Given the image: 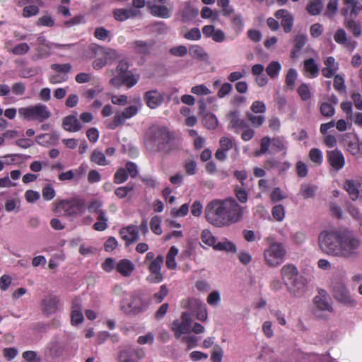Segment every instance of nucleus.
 I'll return each instance as SVG.
<instances>
[{"label":"nucleus","mask_w":362,"mask_h":362,"mask_svg":"<svg viewBox=\"0 0 362 362\" xmlns=\"http://www.w3.org/2000/svg\"><path fill=\"white\" fill-rule=\"evenodd\" d=\"M163 263V256L161 255H158L156 258L154 260H153L148 266V269L150 272H160Z\"/></svg>","instance_id":"8fccbe9b"},{"label":"nucleus","mask_w":362,"mask_h":362,"mask_svg":"<svg viewBox=\"0 0 362 362\" xmlns=\"http://www.w3.org/2000/svg\"><path fill=\"white\" fill-rule=\"evenodd\" d=\"M97 215V222H95L93 225V228L95 230L103 231L105 230L107 228V221L108 218L106 216L105 212H100Z\"/></svg>","instance_id":"473e14b6"},{"label":"nucleus","mask_w":362,"mask_h":362,"mask_svg":"<svg viewBox=\"0 0 362 362\" xmlns=\"http://www.w3.org/2000/svg\"><path fill=\"white\" fill-rule=\"evenodd\" d=\"M128 179V173L124 168H119L114 175V182L116 184L124 182Z\"/></svg>","instance_id":"3c124183"},{"label":"nucleus","mask_w":362,"mask_h":362,"mask_svg":"<svg viewBox=\"0 0 362 362\" xmlns=\"http://www.w3.org/2000/svg\"><path fill=\"white\" fill-rule=\"evenodd\" d=\"M334 298L346 306L354 307L356 305V300L352 298L346 286L341 282H337L332 285Z\"/></svg>","instance_id":"1a4fd4ad"},{"label":"nucleus","mask_w":362,"mask_h":362,"mask_svg":"<svg viewBox=\"0 0 362 362\" xmlns=\"http://www.w3.org/2000/svg\"><path fill=\"white\" fill-rule=\"evenodd\" d=\"M29 50V45L25 42H23L15 46L11 49V52L15 55H23L28 53Z\"/></svg>","instance_id":"e2e57ef3"},{"label":"nucleus","mask_w":362,"mask_h":362,"mask_svg":"<svg viewBox=\"0 0 362 362\" xmlns=\"http://www.w3.org/2000/svg\"><path fill=\"white\" fill-rule=\"evenodd\" d=\"M144 356L142 350H135L129 347L119 349L117 356L118 362H139Z\"/></svg>","instance_id":"9d476101"},{"label":"nucleus","mask_w":362,"mask_h":362,"mask_svg":"<svg viewBox=\"0 0 362 362\" xmlns=\"http://www.w3.org/2000/svg\"><path fill=\"white\" fill-rule=\"evenodd\" d=\"M240 114L238 110L230 112L227 117L229 120L228 127L230 129H245L248 127L247 123L240 118Z\"/></svg>","instance_id":"6ab92c4d"},{"label":"nucleus","mask_w":362,"mask_h":362,"mask_svg":"<svg viewBox=\"0 0 362 362\" xmlns=\"http://www.w3.org/2000/svg\"><path fill=\"white\" fill-rule=\"evenodd\" d=\"M139 13V11L130 8H116L113 11V16L117 21H124L130 18L136 17Z\"/></svg>","instance_id":"a878e982"},{"label":"nucleus","mask_w":362,"mask_h":362,"mask_svg":"<svg viewBox=\"0 0 362 362\" xmlns=\"http://www.w3.org/2000/svg\"><path fill=\"white\" fill-rule=\"evenodd\" d=\"M297 78V72L294 69H290L286 76V83L291 88L293 89L295 86V81Z\"/></svg>","instance_id":"13d9d810"},{"label":"nucleus","mask_w":362,"mask_h":362,"mask_svg":"<svg viewBox=\"0 0 362 362\" xmlns=\"http://www.w3.org/2000/svg\"><path fill=\"white\" fill-rule=\"evenodd\" d=\"M117 272L124 277H129L134 269V264L127 259H121L115 267Z\"/></svg>","instance_id":"5701e85b"},{"label":"nucleus","mask_w":362,"mask_h":362,"mask_svg":"<svg viewBox=\"0 0 362 362\" xmlns=\"http://www.w3.org/2000/svg\"><path fill=\"white\" fill-rule=\"evenodd\" d=\"M59 299L57 296L49 295L45 296L41 303V308L43 314L50 315L55 313L58 310Z\"/></svg>","instance_id":"9b49d317"},{"label":"nucleus","mask_w":362,"mask_h":362,"mask_svg":"<svg viewBox=\"0 0 362 362\" xmlns=\"http://www.w3.org/2000/svg\"><path fill=\"white\" fill-rule=\"evenodd\" d=\"M84 206V201L78 198L61 200L56 203L55 212L63 213L66 216H76Z\"/></svg>","instance_id":"39448f33"},{"label":"nucleus","mask_w":362,"mask_h":362,"mask_svg":"<svg viewBox=\"0 0 362 362\" xmlns=\"http://www.w3.org/2000/svg\"><path fill=\"white\" fill-rule=\"evenodd\" d=\"M309 157L310 160L317 165H320L322 162V155L320 149L314 148L310 151Z\"/></svg>","instance_id":"052dcab7"},{"label":"nucleus","mask_w":362,"mask_h":362,"mask_svg":"<svg viewBox=\"0 0 362 362\" xmlns=\"http://www.w3.org/2000/svg\"><path fill=\"white\" fill-rule=\"evenodd\" d=\"M144 99L148 107L155 109L162 104L164 98L163 94L157 90H151L145 93Z\"/></svg>","instance_id":"4468645a"},{"label":"nucleus","mask_w":362,"mask_h":362,"mask_svg":"<svg viewBox=\"0 0 362 362\" xmlns=\"http://www.w3.org/2000/svg\"><path fill=\"white\" fill-rule=\"evenodd\" d=\"M344 187L349 193L352 200L355 201L358 199L359 195V189L357 184L354 181L349 180H346Z\"/></svg>","instance_id":"7c9ffc66"},{"label":"nucleus","mask_w":362,"mask_h":362,"mask_svg":"<svg viewBox=\"0 0 362 362\" xmlns=\"http://www.w3.org/2000/svg\"><path fill=\"white\" fill-rule=\"evenodd\" d=\"M214 249L216 250L226 251L231 252H235L237 250L236 246L233 243L227 240L216 243L214 245Z\"/></svg>","instance_id":"e433bc0d"},{"label":"nucleus","mask_w":362,"mask_h":362,"mask_svg":"<svg viewBox=\"0 0 362 362\" xmlns=\"http://www.w3.org/2000/svg\"><path fill=\"white\" fill-rule=\"evenodd\" d=\"M285 254L286 250L282 244L273 243L265 250L264 259L269 267H277L281 263Z\"/></svg>","instance_id":"0eeeda50"},{"label":"nucleus","mask_w":362,"mask_h":362,"mask_svg":"<svg viewBox=\"0 0 362 362\" xmlns=\"http://www.w3.org/2000/svg\"><path fill=\"white\" fill-rule=\"evenodd\" d=\"M272 216L278 221H281L285 216L284 208L281 204L276 205L272 208Z\"/></svg>","instance_id":"5fc2aeb1"},{"label":"nucleus","mask_w":362,"mask_h":362,"mask_svg":"<svg viewBox=\"0 0 362 362\" xmlns=\"http://www.w3.org/2000/svg\"><path fill=\"white\" fill-rule=\"evenodd\" d=\"M192 320L187 312H183L180 320H174L171 324V329L174 332L175 338L178 339L183 334H189L192 331Z\"/></svg>","instance_id":"6e6552de"},{"label":"nucleus","mask_w":362,"mask_h":362,"mask_svg":"<svg viewBox=\"0 0 362 362\" xmlns=\"http://www.w3.org/2000/svg\"><path fill=\"white\" fill-rule=\"evenodd\" d=\"M223 214L227 219L228 226L240 221L243 215V208L241 207L234 198H227L220 200Z\"/></svg>","instance_id":"20e7f679"},{"label":"nucleus","mask_w":362,"mask_h":362,"mask_svg":"<svg viewBox=\"0 0 362 362\" xmlns=\"http://www.w3.org/2000/svg\"><path fill=\"white\" fill-rule=\"evenodd\" d=\"M178 253V250L175 246H172L167 255H166V266L170 269H174L177 267V264L175 262V256Z\"/></svg>","instance_id":"72a5a7b5"},{"label":"nucleus","mask_w":362,"mask_h":362,"mask_svg":"<svg viewBox=\"0 0 362 362\" xmlns=\"http://www.w3.org/2000/svg\"><path fill=\"white\" fill-rule=\"evenodd\" d=\"M182 305L193 314L204 307L202 302L199 299L194 298L183 300L182 302Z\"/></svg>","instance_id":"c85d7f7f"},{"label":"nucleus","mask_w":362,"mask_h":362,"mask_svg":"<svg viewBox=\"0 0 362 362\" xmlns=\"http://www.w3.org/2000/svg\"><path fill=\"white\" fill-rule=\"evenodd\" d=\"M271 139L268 136H264L261 139V148L260 150L255 152V155L256 156H259L262 154H264L268 151L269 147L271 144Z\"/></svg>","instance_id":"0e129e2a"},{"label":"nucleus","mask_w":362,"mask_h":362,"mask_svg":"<svg viewBox=\"0 0 362 362\" xmlns=\"http://www.w3.org/2000/svg\"><path fill=\"white\" fill-rule=\"evenodd\" d=\"M202 124L209 129H214L218 126V119L214 114L208 113L203 117Z\"/></svg>","instance_id":"f704fd0d"},{"label":"nucleus","mask_w":362,"mask_h":362,"mask_svg":"<svg viewBox=\"0 0 362 362\" xmlns=\"http://www.w3.org/2000/svg\"><path fill=\"white\" fill-rule=\"evenodd\" d=\"M246 117L248 119V120L251 122L252 124L256 127L261 126L265 120L264 116L255 115L250 112H246Z\"/></svg>","instance_id":"de8ad7c7"},{"label":"nucleus","mask_w":362,"mask_h":362,"mask_svg":"<svg viewBox=\"0 0 362 362\" xmlns=\"http://www.w3.org/2000/svg\"><path fill=\"white\" fill-rule=\"evenodd\" d=\"M334 39L337 43L344 45L349 49L352 50L356 47V42L348 38L347 34L343 28H338L336 30Z\"/></svg>","instance_id":"f3484780"},{"label":"nucleus","mask_w":362,"mask_h":362,"mask_svg":"<svg viewBox=\"0 0 362 362\" xmlns=\"http://www.w3.org/2000/svg\"><path fill=\"white\" fill-rule=\"evenodd\" d=\"M127 118L122 114V112H117L114 117L113 121L110 122L107 127L110 129H115L117 127L122 126L124 124Z\"/></svg>","instance_id":"49530a36"},{"label":"nucleus","mask_w":362,"mask_h":362,"mask_svg":"<svg viewBox=\"0 0 362 362\" xmlns=\"http://www.w3.org/2000/svg\"><path fill=\"white\" fill-rule=\"evenodd\" d=\"M161 219L158 216H153L150 223L151 229L152 231L156 235H160L162 233V230L160 228Z\"/></svg>","instance_id":"bf43d9fd"},{"label":"nucleus","mask_w":362,"mask_h":362,"mask_svg":"<svg viewBox=\"0 0 362 362\" xmlns=\"http://www.w3.org/2000/svg\"><path fill=\"white\" fill-rule=\"evenodd\" d=\"M355 19V18L349 17L344 20V25L354 37H359L362 34L361 23Z\"/></svg>","instance_id":"393cba45"},{"label":"nucleus","mask_w":362,"mask_h":362,"mask_svg":"<svg viewBox=\"0 0 362 362\" xmlns=\"http://www.w3.org/2000/svg\"><path fill=\"white\" fill-rule=\"evenodd\" d=\"M298 93L299 94L300 98L305 101L311 98V93L308 88V86L306 84H301L298 88Z\"/></svg>","instance_id":"338daca9"},{"label":"nucleus","mask_w":362,"mask_h":362,"mask_svg":"<svg viewBox=\"0 0 362 362\" xmlns=\"http://www.w3.org/2000/svg\"><path fill=\"white\" fill-rule=\"evenodd\" d=\"M307 36L305 34H298L294 39V47L300 51L306 44Z\"/></svg>","instance_id":"69168bd1"},{"label":"nucleus","mask_w":362,"mask_h":362,"mask_svg":"<svg viewBox=\"0 0 362 362\" xmlns=\"http://www.w3.org/2000/svg\"><path fill=\"white\" fill-rule=\"evenodd\" d=\"M103 206V202L101 201L94 199L90 202L88 206V210L90 213L98 214L100 212L104 211L101 207Z\"/></svg>","instance_id":"864d4df0"},{"label":"nucleus","mask_w":362,"mask_h":362,"mask_svg":"<svg viewBox=\"0 0 362 362\" xmlns=\"http://www.w3.org/2000/svg\"><path fill=\"white\" fill-rule=\"evenodd\" d=\"M320 113L327 117H332L334 115L335 109L333 105L325 102L322 103L320 105Z\"/></svg>","instance_id":"a18cd8bd"},{"label":"nucleus","mask_w":362,"mask_h":362,"mask_svg":"<svg viewBox=\"0 0 362 362\" xmlns=\"http://www.w3.org/2000/svg\"><path fill=\"white\" fill-rule=\"evenodd\" d=\"M314 303L317 309L320 310L332 311V308L329 304L327 297L325 296H317L314 298Z\"/></svg>","instance_id":"2f4dec72"},{"label":"nucleus","mask_w":362,"mask_h":362,"mask_svg":"<svg viewBox=\"0 0 362 362\" xmlns=\"http://www.w3.org/2000/svg\"><path fill=\"white\" fill-rule=\"evenodd\" d=\"M318 241L321 250L328 255L349 260L361 257L362 240L349 229L324 230L319 235Z\"/></svg>","instance_id":"f257e3e1"},{"label":"nucleus","mask_w":362,"mask_h":362,"mask_svg":"<svg viewBox=\"0 0 362 362\" xmlns=\"http://www.w3.org/2000/svg\"><path fill=\"white\" fill-rule=\"evenodd\" d=\"M121 79L124 85L128 88H132L138 82L139 76H136L129 72L124 75V76H122Z\"/></svg>","instance_id":"4d7b16f0"},{"label":"nucleus","mask_w":362,"mask_h":362,"mask_svg":"<svg viewBox=\"0 0 362 362\" xmlns=\"http://www.w3.org/2000/svg\"><path fill=\"white\" fill-rule=\"evenodd\" d=\"M148 303L143 300L139 296H134L128 306L130 312L133 314H138L144 311L148 307Z\"/></svg>","instance_id":"4be33fe9"},{"label":"nucleus","mask_w":362,"mask_h":362,"mask_svg":"<svg viewBox=\"0 0 362 362\" xmlns=\"http://www.w3.org/2000/svg\"><path fill=\"white\" fill-rule=\"evenodd\" d=\"M322 7L323 4L321 0H313L308 4L307 10L310 14L316 16L321 12Z\"/></svg>","instance_id":"a19ab883"},{"label":"nucleus","mask_w":362,"mask_h":362,"mask_svg":"<svg viewBox=\"0 0 362 362\" xmlns=\"http://www.w3.org/2000/svg\"><path fill=\"white\" fill-rule=\"evenodd\" d=\"M179 13L181 16V21L183 23H187L197 16L199 10L194 8L189 4L186 3L184 7L180 10Z\"/></svg>","instance_id":"412c9836"},{"label":"nucleus","mask_w":362,"mask_h":362,"mask_svg":"<svg viewBox=\"0 0 362 362\" xmlns=\"http://www.w3.org/2000/svg\"><path fill=\"white\" fill-rule=\"evenodd\" d=\"M327 154L328 163L334 170H339L344 166V157L339 150L329 151Z\"/></svg>","instance_id":"2eb2a0df"},{"label":"nucleus","mask_w":362,"mask_h":362,"mask_svg":"<svg viewBox=\"0 0 362 362\" xmlns=\"http://www.w3.org/2000/svg\"><path fill=\"white\" fill-rule=\"evenodd\" d=\"M235 194L240 203H246L248 199V194L242 187L236 186L234 189Z\"/></svg>","instance_id":"6e6d98bb"},{"label":"nucleus","mask_w":362,"mask_h":362,"mask_svg":"<svg viewBox=\"0 0 362 362\" xmlns=\"http://www.w3.org/2000/svg\"><path fill=\"white\" fill-rule=\"evenodd\" d=\"M281 276L285 284L297 278L298 276V270L292 264L285 265L281 269Z\"/></svg>","instance_id":"bb28decb"},{"label":"nucleus","mask_w":362,"mask_h":362,"mask_svg":"<svg viewBox=\"0 0 362 362\" xmlns=\"http://www.w3.org/2000/svg\"><path fill=\"white\" fill-rule=\"evenodd\" d=\"M317 187L310 184H303L300 186V193L304 199L312 198L315 196Z\"/></svg>","instance_id":"79ce46f5"},{"label":"nucleus","mask_w":362,"mask_h":362,"mask_svg":"<svg viewBox=\"0 0 362 362\" xmlns=\"http://www.w3.org/2000/svg\"><path fill=\"white\" fill-rule=\"evenodd\" d=\"M63 128L70 132H78L81 129L82 125L74 115H69L65 117L62 121Z\"/></svg>","instance_id":"aec40b11"},{"label":"nucleus","mask_w":362,"mask_h":362,"mask_svg":"<svg viewBox=\"0 0 362 362\" xmlns=\"http://www.w3.org/2000/svg\"><path fill=\"white\" fill-rule=\"evenodd\" d=\"M204 214L206 219L211 225L216 227L228 226L221 206L220 199L210 202L205 208Z\"/></svg>","instance_id":"7ed1b4c3"},{"label":"nucleus","mask_w":362,"mask_h":362,"mask_svg":"<svg viewBox=\"0 0 362 362\" xmlns=\"http://www.w3.org/2000/svg\"><path fill=\"white\" fill-rule=\"evenodd\" d=\"M18 112L25 119H35L40 122L46 120L51 116V112L47 110V107L42 104L20 108Z\"/></svg>","instance_id":"423d86ee"},{"label":"nucleus","mask_w":362,"mask_h":362,"mask_svg":"<svg viewBox=\"0 0 362 362\" xmlns=\"http://www.w3.org/2000/svg\"><path fill=\"white\" fill-rule=\"evenodd\" d=\"M347 151L352 155H356L360 151L358 141L356 137L347 141L346 143Z\"/></svg>","instance_id":"09e8293b"},{"label":"nucleus","mask_w":362,"mask_h":362,"mask_svg":"<svg viewBox=\"0 0 362 362\" xmlns=\"http://www.w3.org/2000/svg\"><path fill=\"white\" fill-rule=\"evenodd\" d=\"M147 7L151 13L162 18H168L170 17V10L165 5H157L151 1H148Z\"/></svg>","instance_id":"a211bd4d"},{"label":"nucleus","mask_w":362,"mask_h":362,"mask_svg":"<svg viewBox=\"0 0 362 362\" xmlns=\"http://www.w3.org/2000/svg\"><path fill=\"white\" fill-rule=\"evenodd\" d=\"M344 4L348 6L351 5V9L350 11V17L356 18L358 13L362 11V5L360 4L358 0H346L344 1Z\"/></svg>","instance_id":"4c0bfd02"},{"label":"nucleus","mask_w":362,"mask_h":362,"mask_svg":"<svg viewBox=\"0 0 362 362\" xmlns=\"http://www.w3.org/2000/svg\"><path fill=\"white\" fill-rule=\"evenodd\" d=\"M156 42L153 40L148 42L143 40H136L134 42V48L137 54L142 55H148L151 52V49L155 45Z\"/></svg>","instance_id":"b1692460"},{"label":"nucleus","mask_w":362,"mask_h":362,"mask_svg":"<svg viewBox=\"0 0 362 362\" xmlns=\"http://www.w3.org/2000/svg\"><path fill=\"white\" fill-rule=\"evenodd\" d=\"M64 346L57 341L51 342L49 346V354L54 358L61 356L64 353Z\"/></svg>","instance_id":"c9c22d12"},{"label":"nucleus","mask_w":362,"mask_h":362,"mask_svg":"<svg viewBox=\"0 0 362 362\" xmlns=\"http://www.w3.org/2000/svg\"><path fill=\"white\" fill-rule=\"evenodd\" d=\"M97 50L98 54L102 55L104 59L107 60V63L112 62L120 57V54L118 53V52L113 49L98 47Z\"/></svg>","instance_id":"cd10ccee"},{"label":"nucleus","mask_w":362,"mask_h":362,"mask_svg":"<svg viewBox=\"0 0 362 362\" xmlns=\"http://www.w3.org/2000/svg\"><path fill=\"white\" fill-rule=\"evenodd\" d=\"M119 233L122 238L126 242L127 246L137 242L139 238L138 227L134 225L121 228Z\"/></svg>","instance_id":"f8f14e48"},{"label":"nucleus","mask_w":362,"mask_h":362,"mask_svg":"<svg viewBox=\"0 0 362 362\" xmlns=\"http://www.w3.org/2000/svg\"><path fill=\"white\" fill-rule=\"evenodd\" d=\"M51 69L56 72L62 73L66 76V74L70 72L71 69V65L69 63H66L63 64H53L51 65Z\"/></svg>","instance_id":"603ef678"},{"label":"nucleus","mask_w":362,"mask_h":362,"mask_svg":"<svg viewBox=\"0 0 362 362\" xmlns=\"http://www.w3.org/2000/svg\"><path fill=\"white\" fill-rule=\"evenodd\" d=\"M275 17L281 19V25L284 28L285 33H288L291 31L293 25V18L287 10H278L275 13Z\"/></svg>","instance_id":"dca6fc26"},{"label":"nucleus","mask_w":362,"mask_h":362,"mask_svg":"<svg viewBox=\"0 0 362 362\" xmlns=\"http://www.w3.org/2000/svg\"><path fill=\"white\" fill-rule=\"evenodd\" d=\"M223 354V351L222 348L218 345H216L214 347V349H213V351H212V354L211 356V359L213 362H221Z\"/></svg>","instance_id":"774afa93"},{"label":"nucleus","mask_w":362,"mask_h":362,"mask_svg":"<svg viewBox=\"0 0 362 362\" xmlns=\"http://www.w3.org/2000/svg\"><path fill=\"white\" fill-rule=\"evenodd\" d=\"M288 291L293 297H299L302 296L305 291V284L304 279L302 276L287 282L286 284Z\"/></svg>","instance_id":"ddd939ff"},{"label":"nucleus","mask_w":362,"mask_h":362,"mask_svg":"<svg viewBox=\"0 0 362 362\" xmlns=\"http://www.w3.org/2000/svg\"><path fill=\"white\" fill-rule=\"evenodd\" d=\"M201 240L204 244L214 247V245L216 244V238L211 234L210 230L207 229L204 230L201 234Z\"/></svg>","instance_id":"c03bdc74"},{"label":"nucleus","mask_w":362,"mask_h":362,"mask_svg":"<svg viewBox=\"0 0 362 362\" xmlns=\"http://www.w3.org/2000/svg\"><path fill=\"white\" fill-rule=\"evenodd\" d=\"M174 139V134L166 127L152 125L146 132L144 144L146 150L152 153L165 152L168 153L169 149L167 146Z\"/></svg>","instance_id":"f03ea898"},{"label":"nucleus","mask_w":362,"mask_h":362,"mask_svg":"<svg viewBox=\"0 0 362 362\" xmlns=\"http://www.w3.org/2000/svg\"><path fill=\"white\" fill-rule=\"evenodd\" d=\"M189 55L196 59L206 61L209 58L208 54L199 45H192L189 48Z\"/></svg>","instance_id":"c756f323"},{"label":"nucleus","mask_w":362,"mask_h":362,"mask_svg":"<svg viewBox=\"0 0 362 362\" xmlns=\"http://www.w3.org/2000/svg\"><path fill=\"white\" fill-rule=\"evenodd\" d=\"M304 69L306 72L310 73L313 77L317 76L319 73V68L313 58L304 62Z\"/></svg>","instance_id":"ea45409f"},{"label":"nucleus","mask_w":362,"mask_h":362,"mask_svg":"<svg viewBox=\"0 0 362 362\" xmlns=\"http://www.w3.org/2000/svg\"><path fill=\"white\" fill-rule=\"evenodd\" d=\"M281 64L276 61L271 62L266 68V72L271 78L278 76L281 70Z\"/></svg>","instance_id":"58836bf2"},{"label":"nucleus","mask_w":362,"mask_h":362,"mask_svg":"<svg viewBox=\"0 0 362 362\" xmlns=\"http://www.w3.org/2000/svg\"><path fill=\"white\" fill-rule=\"evenodd\" d=\"M90 159L93 162L100 165H106L108 164L104 153L97 150H95L92 153Z\"/></svg>","instance_id":"37998d69"},{"label":"nucleus","mask_w":362,"mask_h":362,"mask_svg":"<svg viewBox=\"0 0 362 362\" xmlns=\"http://www.w3.org/2000/svg\"><path fill=\"white\" fill-rule=\"evenodd\" d=\"M134 189L133 185H127L124 187H118L115 190V194L119 198L123 199L126 197L128 194Z\"/></svg>","instance_id":"680f3d73"}]
</instances>
